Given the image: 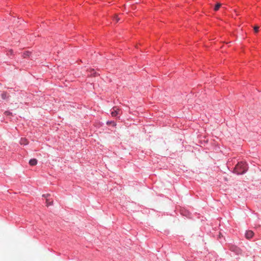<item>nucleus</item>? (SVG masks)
<instances>
[{"label":"nucleus","mask_w":261,"mask_h":261,"mask_svg":"<svg viewBox=\"0 0 261 261\" xmlns=\"http://www.w3.org/2000/svg\"><path fill=\"white\" fill-rule=\"evenodd\" d=\"M228 168L233 169V172L237 175H241L245 173L248 169V164H227Z\"/></svg>","instance_id":"obj_1"},{"label":"nucleus","mask_w":261,"mask_h":261,"mask_svg":"<svg viewBox=\"0 0 261 261\" xmlns=\"http://www.w3.org/2000/svg\"><path fill=\"white\" fill-rule=\"evenodd\" d=\"M229 249L237 255L241 254L242 252L241 249L239 247L233 244H230L229 245Z\"/></svg>","instance_id":"obj_2"},{"label":"nucleus","mask_w":261,"mask_h":261,"mask_svg":"<svg viewBox=\"0 0 261 261\" xmlns=\"http://www.w3.org/2000/svg\"><path fill=\"white\" fill-rule=\"evenodd\" d=\"M49 194L43 195L42 196L46 198V206H48L49 205H51L53 203V200L50 198H48V197L49 196Z\"/></svg>","instance_id":"obj_3"},{"label":"nucleus","mask_w":261,"mask_h":261,"mask_svg":"<svg viewBox=\"0 0 261 261\" xmlns=\"http://www.w3.org/2000/svg\"><path fill=\"white\" fill-rule=\"evenodd\" d=\"M254 234L253 231L250 230H247L245 232V237L247 239H250L253 238Z\"/></svg>","instance_id":"obj_4"},{"label":"nucleus","mask_w":261,"mask_h":261,"mask_svg":"<svg viewBox=\"0 0 261 261\" xmlns=\"http://www.w3.org/2000/svg\"><path fill=\"white\" fill-rule=\"evenodd\" d=\"M120 110L116 107H114L112 111L111 112V115L113 117L116 116L119 112Z\"/></svg>","instance_id":"obj_5"},{"label":"nucleus","mask_w":261,"mask_h":261,"mask_svg":"<svg viewBox=\"0 0 261 261\" xmlns=\"http://www.w3.org/2000/svg\"><path fill=\"white\" fill-rule=\"evenodd\" d=\"M20 143L22 145H27V144H28V141L25 138H21L20 141Z\"/></svg>","instance_id":"obj_6"},{"label":"nucleus","mask_w":261,"mask_h":261,"mask_svg":"<svg viewBox=\"0 0 261 261\" xmlns=\"http://www.w3.org/2000/svg\"><path fill=\"white\" fill-rule=\"evenodd\" d=\"M221 6V4L220 3H217L214 8V11H218L219 10V9L220 8Z\"/></svg>","instance_id":"obj_7"},{"label":"nucleus","mask_w":261,"mask_h":261,"mask_svg":"<svg viewBox=\"0 0 261 261\" xmlns=\"http://www.w3.org/2000/svg\"><path fill=\"white\" fill-rule=\"evenodd\" d=\"M29 163H37V160L36 159H31Z\"/></svg>","instance_id":"obj_8"},{"label":"nucleus","mask_w":261,"mask_h":261,"mask_svg":"<svg viewBox=\"0 0 261 261\" xmlns=\"http://www.w3.org/2000/svg\"><path fill=\"white\" fill-rule=\"evenodd\" d=\"M30 53L29 51H25L23 54L24 57L25 58L27 57L30 56Z\"/></svg>","instance_id":"obj_9"},{"label":"nucleus","mask_w":261,"mask_h":261,"mask_svg":"<svg viewBox=\"0 0 261 261\" xmlns=\"http://www.w3.org/2000/svg\"><path fill=\"white\" fill-rule=\"evenodd\" d=\"M2 97L3 99H5L7 97V94L6 93H3L2 94Z\"/></svg>","instance_id":"obj_10"},{"label":"nucleus","mask_w":261,"mask_h":261,"mask_svg":"<svg viewBox=\"0 0 261 261\" xmlns=\"http://www.w3.org/2000/svg\"><path fill=\"white\" fill-rule=\"evenodd\" d=\"M114 20H115L116 22H118L120 20V19L117 15H115L114 17Z\"/></svg>","instance_id":"obj_11"},{"label":"nucleus","mask_w":261,"mask_h":261,"mask_svg":"<svg viewBox=\"0 0 261 261\" xmlns=\"http://www.w3.org/2000/svg\"><path fill=\"white\" fill-rule=\"evenodd\" d=\"M253 29H254V32H255V33H257V32H258V31L259 27H258V26H255V27H254Z\"/></svg>","instance_id":"obj_12"},{"label":"nucleus","mask_w":261,"mask_h":261,"mask_svg":"<svg viewBox=\"0 0 261 261\" xmlns=\"http://www.w3.org/2000/svg\"><path fill=\"white\" fill-rule=\"evenodd\" d=\"M90 71L91 72V73L90 75H94V74H95V72L94 69H90Z\"/></svg>","instance_id":"obj_13"},{"label":"nucleus","mask_w":261,"mask_h":261,"mask_svg":"<svg viewBox=\"0 0 261 261\" xmlns=\"http://www.w3.org/2000/svg\"><path fill=\"white\" fill-rule=\"evenodd\" d=\"M110 124L113 123V124L114 125H116V124H115V123L114 122H110Z\"/></svg>","instance_id":"obj_14"},{"label":"nucleus","mask_w":261,"mask_h":261,"mask_svg":"<svg viewBox=\"0 0 261 261\" xmlns=\"http://www.w3.org/2000/svg\"><path fill=\"white\" fill-rule=\"evenodd\" d=\"M237 163L239 164V163H243L242 161H237Z\"/></svg>","instance_id":"obj_15"},{"label":"nucleus","mask_w":261,"mask_h":261,"mask_svg":"<svg viewBox=\"0 0 261 261\" xmlns=\"http://www.w3.org/2000/svg\"><path fill=\"white\" fill-rule=\"evenodd\" d=\"M231 162H236V161H231Z\"/></svg>","instance_id":"obj_16"}]
</instances>
